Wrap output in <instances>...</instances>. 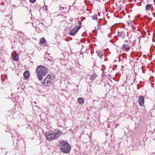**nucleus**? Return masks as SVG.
<instances>
[{"instance_id": "ddd939ff", "label": "nucleus", "mask_w": 155, "mask_h": 155, "mask_svg": "<svg viewBox=\"0 0 155 155\" xmlns=\"http://www.w3.org/2000/svg\"><path fill=\"white\" fill-rule=\"evenodd\" d=\"M96 77H97V76L95 74H93L91 75L89 79L91 80L92 81L95 79Z\"/></svg>"}, {"instance_id": "6ab92c4d", "label": "nucleus", "mask_w": 155, "mask_h": 155, "mask_svg": "<svg viewBox=\"0 0 155 155\" xmlns=\"http://www.w3.org/2000/svg\"><path fill=\"white\" fill-rule=\"evenodd\" d=\"M64 7H61L60 8V10L61 11H63L64 9Z\"/></svg>"}, {"instance_id": "dca6fc26", "label": "nucleus", "mask_w": 155, "mask_h": 155, "mask_svg": "<svg viewBox=\"0 0 155 155\" xmlns=\"http://www.w3.org/2000/svg\"><path fill=\"white\" fill-rule=\"evenodd\" d=\"M92 18L93 20H97V15L95 14L93 15L92 17Z\"/></svg>"}, {"instance_id": "4468645a", "label": "nucleus", "mask_w": 155, "mask_h": 155, "mask_svg": "<svg viewBox=\"0 0 155 155\" xmlns=\"http://www.w3.org/2000/svg\"><path fill=\"white\" fill-rule=\"evenodd\" d=\"M46 40L44 38H42L40 40V43L41 44H44Z\"/></svg>"}, {"instance_id": "9b49d317", "label": "nucleus", "mask_w": 155, "mask_h": 155, "mask_svg": "<svg viewBox=\"0 0 155 155\" xmlns=\"http://www.w3.org/2000/svg\"><path fill=\"white\" fill-rule=\"evenodd\" d=\"M30 72L28 71H25L23 73V76L25 78H28L30 76Z\"/></svg>"}, {"instance_id": "a211bd4d", "label": "nucleus", "mask_w": 155, "mask_h": 155, "mask_svg": "<svg viewBox=\"0 0 155 155\" xmlns=\"http://www.w3.org/2000/svg\"><path fill=\"white\" fill-rule=\"evenodd\" d=\"M131 21L129 22L128 23V25H129V26L131 25V26H132V25H131Z\"/></svg>"}, {"instance_id": "423d86ee", "label": "nucleus", "mask_w": 155, "mask_h": 155, "mask_svg": "<svg viewBox=\"0 0 155 155\" xmlns=\"http://www.w3.org/2000/svg\"><path fill=\"white\" fill-rule=\"evenodd\" d=\"M51 81L52 80L50 78V76L48 75L44 80V81L42 82V84L43 86H48L51 84Z\"/></svg>"}, {"instance_id": "0eeeda50", "label": "nucleus", "mask_w": 155, "mask_h": 155, "mask_svg": "<svg viewBox=\"0 0 155 155\" xmlns=\"http://www.w3.org/2000/svg\"><path fill=\"white\" fill-rule=\"evenodd\" d=\"M147 4L145 5V8L146 12H150V11H152V9H153V7L152 4H150L149 3V1H147Z\"/></svg>"}, {"instance_id": "412c9836", "label": "nucleus", "mask_w": 155, "mask_h": 155, "mask_svg": "<svg viewBox=\"0 0 155 155\" xmlns=\"http://www.w3.org/2000/svg\"><path fill=\"white\" fill-rule=\"evenodd\" d=\"M119 124H117V126H119Z\"/></svg>"}, {"instance_id": "20e7f679", "label": "nucleus", "mask_w": 155, "mask_h": 155, "mask_svg": "<svg viewBox=\"0 0 155 155\" xmlns=\"http://www.w3.org/2000/svg\"><path fill=\"white\" fill-rule=\"evenodd\" d=\"M79 25L75 26L74 28L70 31L69 34L71 36H74L77 33L78 31L81 28V22L80 21H78Z\"/></svg>"}, {"instance_id": "6e6552de", "label": "nucleus", "mask_w": 155, "mask_h": 155, "mask_svg": "<svg viewBox=\"0 0 155 155\" xmlns=\"http://www.w3.org/2000/svg\"><path fill=\"white\" fill-rule=\"evenodd\" d=\"M138 102L140 106H143L144 103V98L142 96L140 95L139 96Z\"/></svg>"}, {"instance_id": "f257e3e1", "label": "nucleus", "mask_w": 155, "mask_h": 155, "mask_svg": "<svg viewBox=\"0 0 155 155\" xmlns=\"http://www.w3.org/2000/svg\"><path fill=\"white\" fill-rule=\"evenodd\" d=\"M38 78L39 81H41L43 77L45 76L48 73V69L42 65L38 66L36 70Z\"/></svg>"}, {"instance_id": "9d476101", "label": "nucleus", "mask_w": 155, "mask_h": 155, "mask_svg": "<svg viewBox=\"0 0 155 155\" xmlns=\"http://www.w3.org/2000/svg\"><path fill=\"white\" fill-rule=\"evenodd\" d=\"M126 33L124 31L118 32L117 33L118 36L122 39H124L126 35Z\"/></svg>"}, {"instance_id": "aec40b11", "label": "nucleus", "mask_w": 155, "mask_h": 155, "mask_svg": "<svg viewBox=\"0 0 155 155\" xmlns=\"http://www.w3.org/2000/svg\"><path fill=\"white\" fill-rule=\"evenodd\" d=\"M153 16H154V17L155 16V14L154 13H153Z\"/></svg>"}, {"instance_id": "7ed1b4c3", "label": "nucleus", "mask_w": 155, "mask_h": 155, "mask_svg": "<svg viewBox=\"0 0 155 155\" xmlns=\"http://www.w3.org/2000/svg\"><path fill=\"white\" fill-rule=\"evenodd\" d=\"M61 135L60 132L59 131L57 132L50 131L46 133L45 136L48 140L51 141L57 139Z\"/></svg>"}, {"instance_id": "f03ea898", "label": "nucleus", "mask_w": 155, "mask_h": 155, "mask_svg": "<svg viewBox=\"0 0 155 155\" xmlns=\"http://www.w3.org/2000/svg\"><path fill=\"white\" fill-rule=\"evenodd\" d=\"M58 146L59 147L60 150L64 153H68L71 150V147L66 141L61 140L59 142Z\"/></svg>"}, {"instance_id": "39448f33", "label": "nucleus", "mask_w": 155, "mask_h": 155, "mask_svg": "<svg viewBox=\"0 0 155 155\" xmlns=\"http://www.w3.org/2000/svg\"><path fill=\"white\" fill-rule=\"evenodd\" d=\"M124 42L125 43L122 46V50L125 51H128L131 48L130 41L127 40H125L124 41Z\"/></svg>"}, {"instance_id": "f3484780", "label": "nucleus", "mask_w": 155, "mask_h": 155, "mask_svg": "<svg viewBox=\"0 0 155 155\" xmlns=\"http://www.w3.org/2000/svg\"><path fill=\"white\" fill-rule=\"evenodd\" d=\"M29 1L31 3H34L35 2L36 0H29Z\"/></svg>"}, {"instance_id": "f8f14e48", "label": "nucleus", "mask_w": 155, "mask_h": 155, "mask_svg": "<svg viewBox=\"0 0 155 155\" xmlns=\"http://www.w3.org/2000/svg\"><path fill=\"white\" fill-rule=\"evenodd\" d=\"M78 102L80 104H83L84 103V100L82 98L80 97L78 99Z\"/></svg>"}, {"instance_id": "1a4fd4ad", "label": "nucleus", "mask_w": 155, "mask_h": 155, "mask_svg": "<svg viewBox=\"0 0 155 155\" xmlns=\"http://www.w3.org/2000/svg\"><path fill=\"white\" fill-rule=\"evenodd\" d=\"M11 58L14 61H19V55L16 53L13 54L12 53Z\"/></svg>"}, {"instance_id": "2eb2a0df", "label": "nucleus", "mask_w": 155, "mask_h": 155, "mask_svg": "<svg viewBox=\"0 0 155 155\" xmlns=\"http://www.w3.org/2000/svg\"><path fill=\"white\" fill-rule=\"evenodd\" d=\"M97 55L99 56L100 58H102L103 57V53L102 52L98 51H97Z\"/></svg>"}]
</instances>
